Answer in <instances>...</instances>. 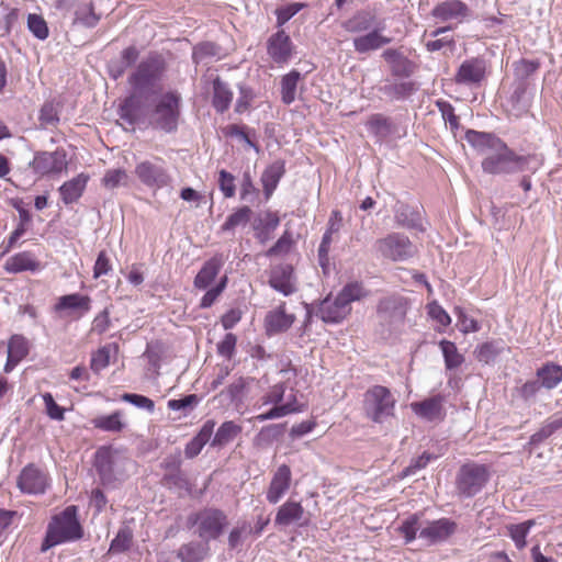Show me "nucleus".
<instances>
[{
	"label": "nucleus",
	"instance_id": "1",
	"mask_svg": "<svg viewBox=\"0 0 562 562\" xmlns=\"http://www.w3.org/2000/svg\"><path fill=\"white\" fill-rule=\"evenodd\" d=\"M166 69V60L157 53L140 60L127 78L130 92L119 104L122 121L131 126L144 124L153 98L161 90Z\"/></svg>",
	"mask_w": 562,
	"mask_h": 562
},
{
	"label": "nucleus",
	"instance_id": "2",
	"mask_svg": "<svg viewBox=\"0 0 562 562\" xmlns=\"http://www.w3.org/2000/svg\"><path fill=\"white\" fill-rule=\"evenodd\" d=\"M482 169L490 175H508L516 172H536L538 162L533 156H520L502 142L483 160Z\"/></svg>",
	"mask_w": 562,
	"mask_h": 562
},
{
	"label": "nucleus",
	"instance_id": "3",
	"mask_svg": "<svg viewBox=\"0 0 562 562\" xmlns=\"http://www.w3.org/2000/svg\"><path fill=\"white\" fill-rule=\"evenodd\" d=\"M83 537V529L77 517V507L68 506L48 522L41 551L45 552L58 544L75 542Z\"/></svg>",
	"mask_w": 562,
	"mask_h": 562
},
{
	"label": "nucleus",
	"instance_id": "4",
	"mask_svg": "<svg viewBox=\"0 0 562 562\" xmlns=\"http://www.w3.org/2000/svg\"><path fill=\"white\" fill-rule=\"evenodd\" d=\"M181 95L177 91H168L161 94L144 123L148 122L155 130L165 133H173L178 128L180 119Z\"/></svg>",
	"mask_w": 562,
	"mask_h": 562
},
{
	"label": "nucleus",
	"instance_id": "5",
	"mask_svg": "<svg viewBox=\"0 0 562 562\" xmlns=\"http://www.w3.org/2000/svg\"><path fill=\"white\" fill-rule=\"evenodd\" d=\"M227 525V515L215 507H205L187 518V527L194 528V533L204 542L218 539Z\"/></svg>",
	"mask_w": 562,
	"mask_h": 562
},
{
	"label": "nucleus",
	"instance_id": "6",
	"mask_svg": "<svg viewBox=\"0 0 562 562\" xmlns=\"http://www.w3.org/2000/svg\"><path fill=\"white\" fill-rule=\"evenodd\" d=\"M395 403L396 401L391 391L383 385H373L363 395L366 416L379 424L393 416Z\"/></svg>",
	"mask_w": 562,
	"mask_h": 562
},
{
	"label": "nucleus",
	"instance_id": "7",
	"mask_svg": "<svg viewBox=\"0 0 562 562\" xmlns=\"http://www.w3.org/2000/svg\"><path fill=\"white\" fill-rule=\"evenodd\" d=\"M490 480V471L485 464L470 462L463 464L456 479L458 494L470 498L479 494Z\"/></svg>",
	"mask_w": 562,
	"mask_h": 562
},
{
	"label": "nucleus",
	"instance_id": "8",
	"mask_svg": "<svg viewBox=\"0 0 562 562\" xmlns=\"http://www.w3.org/2000/svg\"><path fill=\"white\" fill-rule=\"evenodd\" d=\"M134 175L143 186L154 191L169 187L172 182L166 162L160 157L137 162Z\"/></svg>",
	"mask_w": 562,
	"mask_h": 562
},
{
	"label": "nucleus",
	"instance_id": "9",
	"mask_svg": "<svg viewBox=\"0 0 562 562\" xmlns=\"http://www.w3.org/2000/svg\"><path fill=\"white\" fill-rule=\"evenodd\" d=\"M374 250L379 257L391 261H406L414 257L416 247L411 239L402 233H390L374 243Z\"/></svg>",
	"mask_w": 562,
	"mask_h": 562
},
{
	"label": "nucleus",
	"instance_id": "10",
	"mask_svg": "<svg viewBox=\"0 0 562 562\" xmlns=\"http://www.w3.org/2000/svg\"><path fill=\"white\" fill-rule=\"evenodd\" d=\"M268 284L284 296L297 292V279L292 265L282 262L274 265L268 271Z\"/></svg>",
	"mask_w": 562,
	"mask_h": 562
},
{
	"label": "nucleus",
	"instance_id": "11",
	"mask_svg": "<svg viewBox=\"0 0 562 562\" xmlns=\"http://www.w3.org/2000/svg\"><path fill=\"white\" fill-rule=\"evenodd\" d=\"M295 46L284 30H279L267 40V54L278 65H286L293 57Z\"/></svg>",
	"mask_w": 562,
	"mask_h": 562
},
{
	"label": "nucleus",
	"instance_id": "12",
	"mask_svg": "<svg viewBox=\"0 0 562 562\" xmlns=\"http://www.w3.org/2000/svg\"><path fill=\"white\" fill-rule=\"evenodd\" d=\"M470 14V8L461 0H446L436 4L431 10V15L441 21H464Z\"/></svg>",
	"mask_w": 562,
	"mask_h": 562
},
{
	"label": "nucleus",
	"instance_id": "13",
	"mask_svg": "<svg viewBox=\"0 0 562 562\" xmlns=\"http://www.w3.org/2000/svg\"><path fill=\"white\" fill-rule=\"evenodd\" d=\"M292 481L291 469L286 464H281L274 471L266 493V498L270 504H277L286 494Z\"/></svg>",
	"mask_w": 562,
	"mask_h": 562
},
{
	"label": "nucleus",
	"instance_id": "14",
	"mask_svg": "<svg viewBox=\"0 0 562 562\" xmlns=\"http://www.w3.org/2000/svg\"><path fill=\"white\" fill-rule=\"evenodd\" d=\"M457 529V524L449 518L429 521L420 529L419 538L428 543H437L448 539Z\"/></svg>",
	"mask_w": 562,
	"mask_h": 562
},
{
	"label": "nucleus",
	"instance_id": "15",
	"mask_svg": "<svg viewBox=\"0 0 562 562\" xmlns=\"http://www.w3.org/2000/svg\"><path fill=\"white\" fill-rule=\"evenodd\" d=\"M351 312V306H348L338 295L335 299H324L318 307L317 316L325 323L338 324L342 322Z\"/></svg>",
	"mask_w": 562,
	"mask_h": 562
},
{
	"label": "nucleus",
	"instance_id": "16",
	"mask_svg": "<svg viewBox=\"0 0 562 562\" xmlns=\"http://www.w3.org/2000/svg\"><path fill=\"white\" fill-rule=\"evenodd\" d=\"M115 451L111 447H101L94 453V468L102 482L108 485L116 480L114 472Z\"/></svg>",
	"mask_w": 562,
	"mask_h": 562
},
{
	"label": "nucleus",
	"instance_id": "17",
	"mask_svg": "<svg viewBox=\"0 0 562 562\" xmlns=\"http://www.w3.org/2000/svg\"><path fill=\"white\" fill-rule=\"evenodd\" d=\"M484 77L485 61L481 58H471L460 65L454 80L459 85L473 86L479 85Z\"/></svg>",
	"mask_w": 562,
	"mask_h": 562
},
{
	"label": "nucleus",
	"instance_id": "18",
	"mask_svg": "<svg viewBox=\"0 0 562 562\" xmlns=\"http://www.w3.org/2000/svg\"><path fill=\"white\" fill-rule=\"evenodd\" d=\"M285 306V302H281L274 310L267 313L265 328L268 335L286 331L295 322V315L288 314Z\"/></svg>",
	"mask_w": 562,
	"mask_h": 562
},
{
	"label": "nucleus",
	"instance_id": "19",
	"mask_svg": "<svg viewBox=\"0 0 562 562\" xmlns=\"http://www.w3.org/2000/svg\"><path fill=\"white\" fill-rule=\"evenodd\" d=\"M382 27L375 26L366 34L356 36L352 40V46L356 53L367 54L369 52L378 50L383 46L390 44L392 38L382 34Z\"/></svg>",
	"mask_w": 562,
	"mask_h": 562
},
{
	"label": "nucleus",
	"instance_id": "20",
	"mask_svg": "<svg viewBox=\"0 0 562 562\" xmlns=\"http://www.w3.org/2000/svg\"><path fill=\"white\" fill-rule=\"evenodd\" d=\"M305 510L301 503L286 501L279 508L274 517V525L278 527H288L293 524L305 526L307 519L303 520Z\"/></svg>",
	"mask_w": 562,
	"mask_h": 562
},
{
	"label": "nucleus",
	"instance_id": "21",
	"mask_svg": "<svg viewBox=\"0 0 562 562\" xmlns=\"http://www.w3.org/2000/svg\"><path fill=\"white\" fill-rule=\"evenodd\" d=\"M394 220L398 226L417 232H425L420 212L406 203L396 202L393 209Z\"/></svg>",
	"mask_w": 562,
	"mask_h": 562
},
{
	"label": "nucleus",
	"instance_id": "22",
	"mask_svg": "<svg viewBox=\"0 0 562 562\" xmlns=\"http://www.w3.org/2000/svg\"><path fill=\"white\" fill-rule=\"evenodd\" d=\"M382 57L390 65L391 74L397 78H408L415 71V64L406 57L401 50L387 48Z\"/></svg>",
	"mask_w": 562,
	"mask_h": 562
},
{
	"label": "nucleus",
	"instance_id": "23",
	"mask_svg": "<svg viewBox=\"0 0 562 562\" xmlns=\"http://www.w3.org/2000/svg\"><path fill=\"white\" fill-rule=\"evenodd\" d=\"M30 342L20 334H14L8 341V357L4 364V372L10 373L29 355Z\"/></svg>",
	"mask_w": 562,
	"mask_h": 562
},
{
	"label": "nucleus",
	"instance_id": "24",
	"mask_svg": "<svg viewBox=\"0 0 562 562\" xmlns=\"http://www.w3.org/2000/svg\"><path fill=\"white\" fill-rule=\"evenodd\" d=\"M54 308L56 312L69 311L80 318L91 310V299L81 293L66 294L58 299Z\"/></svg>",
	"mask_w": 562,
	"mask_h": 562
},
{
	"label": "nucleus",
	"instance_id": "25",
	"mask_svg": "<svg viewBox=\"0 0 562 562\" xmlns=\"http://www.w3.org/2000/svg\"><path fill=\"white\" fill-rule=\"evenodd\" d=\"M375 26H378L375 14L366 10L357 11L341 24L346 32L359 35L371 31Z\"/></svg>",
	"mask_w": 562,
	"mask_h": 562
},
{
	"label": "nucleus",
	"instance_id": "26",
	"mask_svg": "<svg viewBox=\"0 0 562 562\" xmlns=\"http://www.w3.org/2000/svg\"><path fill=\"white\" fill-rule=\"evenodd\" d=\"M67 167L64 151L37 153V173L50 175L60 173Z\"/></svg>",
	"mask_w": 562,
	"mask_h": 562
},
{
	"label": "nucleus",
	"instance_id": "27",
	"mask_svg": "<svg viewBox=\"0 0 562 562\" xmlns=\"http://www.w3.org/2000/svg\"><path fill=\"white\" fill-rule=\"evenodd\" d=\"M215 425L216 423L213 419H207L199 432L186 445L184 454L188 459L195 458L207 442L211 443Z\"/></svg>",
	"mask_w": 562,
	"mask_h": 562
},
{
	"label": "nucleus",
	"instance_id": "28",
	"mask_svg": "<svg viewBox=\"0 0 562 562\" xmlns=\"http://www.w3.org/2000/svg\"><path fill=\"white\" fill-rule=\"evenodd\" d=\"M443 398L440 395L428 397L411 404L412 411L420 418L432 422L442 415Z\"/></svg>",
	"mask_w": 562,
	"mask_h": 562
},
{
	"label": "nucleus",
	"instance_id": "29",
	"mask_svg": "<svg viewBox=\"0 0 562 562\" xmlns=\"http://www.w3.org/2000/svg\"><path fill=\"white\" fill-rule=\"evenodd\" d=\"M284 173L285 162L283 160H277L263 170L260 181L267 200L270 199Z\"/></svg>",
	"mask_w": 562,
	"mask_h": 562
},
{
	"label": "nucleus",
	"instance_id": "30",
	"mask_svg": "<svg viewBox=\"0 0 562 562\" xmlns=\"http://www.w3.org/2000/svg\"><path fill=\"white\" fill-rule=\"evenodd\" d=\"M89 180V176L85 173H79L78 176L74 177L69 181H66L63 186L59 188V194L61 196V200L65 204H71L74 202H77L86 187Z\"/></svg>",
	"mask_w": 562,
	"mask_h": 562
},
{
	"label": "nucleus",
	"instance_id": "31",
	"mask_svg": "<svg viewBox=\"0 0 562 562\" xmlns=\"http://www.w3.org/2000/svg\"><path fill=\"white\" fill-rule=\"evenodd\" d=\"M465 140L477 151H492L503 142L499 137L492 133L468 130L465 132Z\"/></svg>",
	"mask_w": 562,
	"mask_h": 562
},
{
	"label": "nucleus",
	"instance_id": "32",
	"mask_svg": "<svg viewBox=\"0 0 562 562\" xmlns=\"http://www.w3.org/2000/svg\"><path fill=\"white\" fill-rule=\"evenodd\" d=\"M221 268V259L213 257L206 260L194 278V288L199 290H206L218 276Z\"/></svg>",
	"mask_w": 562,
	"mask_h": 562
},
{
	"label": "nucleus",
	"instance_id": "33",
	"mask_svg": "<svg viewBox=\"0 0 562 562\" xmlns=\"http://www.w3.org/2000/svg\"><path fill=\"white\" fill-rule=\"evenodd\" d=\"M210 553L209 542L191 541L182 544L177 551L181 562H202Z\"/></svg>",
	"mask_w": 562,
	"mask_h": 562
},
{
	"label": "nucleus",
	"instance_id": "34",
	"mask_svg": "<svg viewBox=\"0 0 562 562\" xmlns=\"http://www.w3.org/2000/svg\"><path fill=\"white\" fill-rule=\"evenodd\" d=\"M505 348V342L502 339H496L477 345L473 353L479 362L491 364L496 361Z\"/></svg>",
	"mask_w": 562,
	"mask_h": 562
},
{
	"label": "nucleus",
	"instance_id": "35",
	"mask_svg": "<svg viewBox=\"0 0 562 562\" xmlns=\"http://www.w3.org/2000/svg\"><path fill=\"white\" fill-rule=\"evenodd\" d=\"M213 97L212 105L218 113H224L231 106L233 100V91L229 86L224 82L220 77H216L213 82Z\"/></svg>",
	"mask_w": 562,
	"mask_h": 562
},
{
	"label": "nucleus",
	"instance_id": "36",
	"mask_svg": "<svg viewBox=\"0 0 562 562\" xmlns=\"http://www.w3.org/2000/svg\"><path fill=\"white\" fill-rule=\"evenodd\" d=\"M536 374L541 387L552 390L562 382V366L548 362L540 367Z\"/></svg>",
	"mask_w": 562,
	"mask_h": 562
},
{
	"label": "nucleus",
	"instance_id": "37",
	"mask_svg": "<svg viewBox=\"0 0 562 562\" xmlns=\"http://www.w3.org/2000/svg\"><path fill=\"white\" fill-rule=\"evenodd\" d=\"M243 428L240 425L233 420L224 422L216 430L213 438H211V447L222 448L232 442L240 432Z\"/></svg>",
	"mask_w": 562,
	"mask_h": 562
},
{
	"label": "nucleus",
	"instance_id": "38",
	"mask_svg": "<svg viewBox=\"0 0 562 562\" xmlns=\"http://www.w3.org/2000/svg\"><path fill=\"white\" fill-rule=\"evenodd\" d=\"M302 79V75L296 69H292L281 78V100L285 105L292 104L296 99V91L299 81Z\"/></svg>",
	"mask_w": 562,
	"mask_h": 562
},
{
	"label": "nucleus",
	"instance_id": "39",
	"mask_svg": "<svg viewBox=\"0 0 562 562\" xmlns=\"http://www.w3.org/2000/svg\"><path fill=\"white\" fill-rule=\"evenodd\" d=\"M301 411L302 409L297 406L295 395H292L291 398L288 400L284 404L273 405V407L268 412L255 416V420L262 423L270 419L281 418Z\"/></svg>",
	"mask_w": 562,
	"mask_h": 562
},
{
	"label": "nucleus",
	"instance_id": "40",
	"mask_svg": "<svg viewBox=\"0 0 562 562\" xmlns=\"http://www.w3.org/2000/svg\"><path fill=\"white\" fill-rule=\"evenodd\" d=\"M380 91L391 100L398 101L411 97L416 91V86L413 81L389 82Z\"/></svg>",
	"mask_w": 562,
	"mask_h": 562
},
{
	"label": "nucleus",
	"instance_id": "41",
	"mask_svg": "<svg viewBox=\"0 0 562 562\" xmlns=\"http://www.w3.org/2000/svg\"><path fill=\"white\" fill-rule=\"evenodd\" d=\"M439 348L443 356L446 370H456L464 362V356L459 352L457 345L453 341L442 339L439 341Z\"/></svg>",
	"mask_w": 562,
	"mask_h": 562
},
{
	"label": "nucleus",
	"instance_id": "42",
	"mask_svg": "<svg viewBox=\"0 0 562 562\" xmlns=\"http://www.w3.org/2000/svg\"><path fill=\"white\" fill-rule=\"evenodd\" d=\"M92 424L97 429L120 432L124 429L125 423L123 422V414L116 411L110 415H101L92 419Z\"/></svg>",
	"mask_w": 562,
	"mask_h": 562
},
{
	"label": "nucleus",
	"instance_id": "43",
	"mask_svg": "<svg viewBox=\"0 0 562 562\" xmlns=\"http://www.w3.org/2000/svg\"><path fill=\"white\" fill-rule=\"evenodd\" d=\"M4 270L9 273L35 271V260L29 252H19L11 256L4 263Z\"/></svg>",
	"mask_w": 562,
	"mask_h": 562
},
{
	"label": "nucleus",
	"instance_id": "44",
	"mask_svg": "<svg viewBox=\"0 0 562 562\" xmlns=\"http://www.w3.org/2000/svg\"><path fill=\"white\" fill-rule=\"evenodd\" d=\"M366 125L369 133L380 139L386 138L392 132L391 120L383 114H372Z\"/></svg>",
	"mask_w": 562,
	"mask_h": 562
},
{
	"label": "nucleus",
	"instance_id": "45",
	"mask_svg": "<svg viewBox=\"0 0 562 562\" xmlns=\"http://www.w3.org/2000/svg\"><path fill=\"white\" fill-rule=\"evenodd\" d=\"M133 541V530L128 526H122L115 538L111 541L109 552L123 553L130 550Z\"/></svg>",
	"mask_w": 562,
	"mask_h": 562
},
{
	"label": "nucleus",
	"instance_id": "46",
	"mask_svg": "<svg viewBox=\"0 0 562 562\" xmlns=\"http://www.w3.org/2000/svg\"><path fill=\"white\" fill-rule=\"evenodd\" d=\"M535 526V520L529 519L520 524L510 525L508 527V533L514 541L517 549L521 550L526 547V538L530 532V529Z\"/></svg>",
	"mask_w": 562,
	"mask_h": 562
},
{
	"label": "nucleus",
	"instance_id": "47",
	"mask_svg": "<svg viewBox=\"0 0 562 562\" xmlns=\"http://www.w3.org/2000/svg\"><path fill=\"white\" fill-rule=\"evenodd\" d=\"M423 527L419 516L414 514L404 519L397 530L404 537L405 543H411L416 539L417 532L420 533Z\"/></svg>",
	"mask_w": 562,
	"mask_h": 562
},
{
	"label": "nucleus",
	"instance_id": "48",
	"mask_svg": "<svg viewBox=\"0 0 562 562\" xmlns=\"http://www.w3.org/2000/svg\"><path fill=\"white\" fill-rule=\"evenodd\" d=\"M251 209L249 206H241L232 213L224 224L222 225L223 232H231L237 226H245L250 220Z\"/></svg>",
	"mask_w": 562,
	"mask_h": 562
},
{
	"label": "nucleus",
	"instance_id": "49",
	"mask_svg": "<svg viewBox=\"0 0 562 562\" xmlns=\"http://www.w3.org/2000/svg\"><path fill=\"white\" fill-rule=\"evenodd\" d=\"M541 390V385L537 380H529L517 386L513 391L514 396H518L522 402L530 404L536 401V397Z\"/></svg>",
	"mask_w": 562,
	"mask_h": 562
},
{
	"label": "nucleus",
	"instance_id": "50",
	"mask_svg": "<svg viewBox=\"0 0 562 562\" xmlns=\"http://www.w3.org/2000/svg\"><path fill=\"white\" fill-rule=\"evenodd\" d=\"M367 291L364 290L362 283L360 282H350L347 283L339 292L338 296L341 301H344L348 306L355 301H359L362 297L367 296Z\"/></svg>",
	"mask_w": 562,
	"mask_h": 562
},
{
	"label": "nucleus",
	"instance_id": "51",
	"mask_svg": "<svg viewBox=\"0 0 562 562\" xmlns=\"http://www.w3.org/2000/svg\"><path fill=\"white\" fill-rule=\"evenodd\" d=\"M128 175L127 172L122 169H109L104 173L102 178V186L106 189L113 190L115 188H119L121 186L125 187L128 184Z\"/></svg>",
	"mask_w": 562,
	"mask_h": 562
},
{
	"label": "nucleus",
	"instance_id": "52",
	"mask_svg": "<svg viewBox=\"0 0 562 562\" xmlns=\"http://www.w3.org/2000/svg\"><path fill=\"white\" fill-rule=\"evenodd\" d=\"M16 484L22 493L35 494V464L34 463H29L22 469V471L18 477Z\"/></svg>",
	"mask_w": 562,
	"mask_h": 562
},
{
	"label": "nucleus",
	"instance_id": "53",
	"mask_svg": "<svg viewBox=\"0 0 562 562\" xmlns=\"http://www.w3.org/2000/svg\"><path fill=\"white\" fill-rule=\"evenodd\" d=\"M240 200L254 203L259 196V190L254 184L252 177L249 170L243 172L240 191Z\"/></svg>",
	"mask_w": 562,
	"mask_h": 562
},
{
	"label": "nucleus",
	"instance_id": "54",
	"mask_svg": "<svg viewBox=\"0 0 562 562\" xmlns=\"http://www.w3.org/2000/svg\"><path fill=\"white\" fill-rule=\"evenodd\" d=\"M75 22L86 27H94L100 20V15L94 12L92 3L79 7L75 12Z\"/></svg>",
	"mask_w": 562,
	"mask_h": 562
},
{
	"label": "nucleus",
	"instance_id": "55",
	"mask_svg": "<svg viewBox=\"0 0 562 562\" xmlns=\"http://www.w3.org/2000/svg\"><path fill=\"white\" fill-rule=\"evenodd\" d=\"M378 313L384 315L390 314L389 316L392 319H402L405 316V310L402 304L396 299L392 297H386L379 302Z\"/></svg>",
	"mask_w": 562,
	"mask_h": 562
},
{
	"label": "nucleus",
	"instance_id": "56",
	"mask_svg": "<svg viewBox=\"0 0 562 562\" xmlns=\"http://www.w3.org/2000/svg\"><path fill=\"white\" fill-rule=\"evenodd\" d=\"M40 121L42 125L56 126L59 122V105L55 101H46L40 114Z\"/></svg>",
	"mask_w": 562,
	"mask_h": 562
},
{
	"label": "nucleus",
	"instance_id": "57",
	"mask_svg": "<svg viewBox=\"0 0 562 562\" xmlns=\"http://www.w3.org/2000/svg\"><path fill=\"white\" fill-rule=\"evenodd\" d=\"M436 106L438 108L439 112L441 113L442 119L446 123L449 124L450 130L456 133L459 127V117L454 113V108L451 103L445 100H437Z\"/></svg>",
	"mask_w": 562,
	"mask_h": 562
},
{
	"label": "nucleus",
	"instance_id": "58",
	"mask_svg": "<svg viewBox=\"0 0 562 562\" xmlns=\"http://www.w3.org/2000/svg\"><path fill=\"white\" fill-rule=\"evenodd\" d=\"M220 47L212 42H203L194 46L192 53V60L195 64L204 61L209 57H214L218 54Z\"/></svg>",
	"mask_w": 562,
	"mask_h": 562
},
{
	"label": "nucleus",
	"instance_id": "59",
	"mask_svg": "<svg viewBox=\"0 0 562 562\" xmlns=\"http://www.w3.org/2000/svg\"><path fill=\"white\" fill-rule=\"evenodd\" d=\"M437 458L436 454L429 452H423L419 457L412 459L409 465H407L401 473L402 477L414 475L419 470L427 467V464Z\"/></svg>",
	"mask_w": 562,
	"mask_h": 562
},
{
	"label": "nucleus",
	"instance_id": "60",
	"mask_svg": "<svg viewBox=\"0 0 562 562\" xmlns=\"http://www.w3.org/2000/svg\"><path fill=\"white\" fill-rule=\"evenodd\" d=\"M218 189L226 199H231L236 194L235 177L225 169L218 171Z\"/></svg>",
	"mask_w": 562,
	"mask_h": 562
},
{
	"label": "nucleus",
	"instance_id": "61",
	"mask_svg": "<svg viewBox=\"0 0 562 562\" xmlns=\"http://www.w3.org/2000/svg\"><path fill=\"white\" fill-rule=\"evenodd\" d=\"M304 3H290L284 7H280L276 9L274 14L277 18V26H283L288 21H290L295 14H297L303 8Z\"/></svg>",
	"mask_w": 562,
	"mask_h": 562
},
{
	"label": "nucleus",
	"instance_id": "62",
	"mask_svg": "<svg viewBox=\"0 0 562 562\" xmlns=\"http://www.w3.org/2000/svg\"><path fill=\"white\" fill-rule=\"evenodd\" d=\"M110 348L108 346L99 348L91 357L90 368L95 373L102 371L110 364Z\"/></svg>",
	"mask_w": 562,
	"mask_h": 562
},
{
	"label": "nucleus",
	"instance_id": "63",
	"mask_svg": "<svg viewBox=\"0 0 562 562\" xmlns=\"http://www.w3.org/2000/svg\"><path fill=\"white\" fill-rule=\"evenodd\" d=\"M122 400L136 406L137 408L145 409L149 413H153L155 409L154 401L145 395L136 393H124L122 395Z\"/></svg>",
	"mask_w": 562,
	"mask_h": 562
},
{
	"label": "nucleus",
	"instance_id": "64",
	"mask_svg": "<svg viewBox=\"0 0 562 562\" xmlns=\"http://www.w3.org/2000/svg\"><path fill=\"white\" fill-rule=\"evenodd\" d=\"M284 425L272 424L265 426L260 429L258 435L256 436V440L259 442L270 443L277 440L283 432Z\"/></svg>",
	"mask_w": 562,
	"mask_h": 562
}]
</instances>
